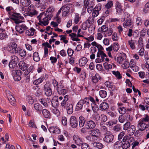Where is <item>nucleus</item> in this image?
Masks as SVG:
<instances>
[{"mask_svg": "<svg viewBox=\"0 0 149 149\" xmlns=\"http://www.w3.org/2000/svg\"><path fill=\"white\" fill-rule=\"evenodd\" d=\"M35 33V29L33 28H31L30 29L26 31V34L28 36H33Z\"/></svg>", "mask_w": 149, "mask_h": 149, "instance_id": "31", "label": "nucleus"}, {"mask_svg": "<svg viewBox=\"0 0 149 149\" xmlns=\"http://www.w3.org/2000/svg\"><path fill=\"white\" fill-rule=\"evenodd\" d=\"M123 144L121 141H118L115 142L114 145V148L116 149H119L121 148Z\"/></svg>", "mask_w": 149, "mask_h": 149, "instance_id": "39", "label": "nucleus"}, {"mask_svg": "<svg viewBox=\"0 0 149 149\" xmlns=\"http://www.w3.org/2000/svg\"><path fill=\"white\" fill-rule=\"evenodd\" d=\"M6 10L8 14L10 15H12L13 13V9L11 6H8L6 8Z\"/></svg>", "mask_w": 149, "mask_h": 149, "instance_id": "49", "label": "nucleus"}, {"mask_svg": "<svg viewBox=\"0 0 149 149\" xmlns=\"http://www.w3.org/2000/svg\"><path fill=\"white\" fill-rule=\"evenodd\" d=\"M101 77L99 74H96L92 78V81L93 83L96 84L97 83L99 80L100 79Z\"/></svg>", "mask_w": 149, "mask_h": 149, "instance_id": "27", "label": "nucleus"}, {"mask_svg": "<svg viewBox=\"0 0 149 149\" xmlns=\"http://www.w3.org/2000/svg\"><path fill=\"white\" fill-rule=\"evenodd\" d=\"M20 3L23 6L26 7L31 3L30 0H20Z\"/></svg>", "mask_w": 149, "mask_h": 149, "instance_id": "32", "label": "nucleus"}, {"mask_svg": "<svg viewBox=\"0 0 149 149\" xmlns=\"http://www.w3.org/2000/svg\"><path fill=\"white\" fill-rule=\"evenodd\" d=\"M89 32L90 33H93L95 30V26L93 25H90L88 29Z\"/></svg>", "mask_w": 149, "mask_h": 149, "instance_id": "61", "label": "nucleus"}, {"mask_svg": "<svg viewBox=\"0 0 149 149\" xmlns=\"http://www.w3.org/2000/svg\"><path fill=\"white\" fill-rule=\"evenodd\" d=\"M23 13L25 16L29 15L31 17H32L33 15H36L38 13L37 11L36 10H35V9H34L32 10L29 11L28 12V14H24L23 12Z\"/></svg>", "mask_w": 149, "mask_h": 149, "instance_id": "36", "label": "nucleus"}, {"mask_svg": "<svg viewBox=\"0 0 149 149\" xmlns=\"http://www.w3.org/2000/svg\"><path fill=\"white\" fill-rule=\"evenodd\" d=\"M68 95H66L64 97V99L61 103V105L62 107L65 108L66 105L67 104L66 103V102L68 101Z\"/></svg>", "mask_w": 149, "mask_h": 149, "instance_id": "42", "label": "nucleus"}, {"mask_svg": "<svg viewBox=\"0 0 149 149\" xmlns=\"http://www.w3.org/2000/svg\"><path fill=\"white\" fill-rule=\"evenodd\" d=\"M100 108L102 110H106L109 108L108 104L105 102H102L100 105Z\"/></svg>", "mask_w": 149, "mask_h": 149, "instance_id": "35", "label": "nucleus"}, {"mask_svg": "<svg viewBox=\"0 0 149 149\" xmlns=\"http://www.w3.org/2000/svg\"><path fill=\"white\" fill-rule=\"evenodd\" d=\"M93 145L94 147H96L99 149H102L103 146V144L99 142H94L93 143Z\"/></svg>", "mask_w": 149, "mask_h": 149, "instance_id": "51", "label": "nucleus"}, {"mask_svg": "<svg viewBox=\"0 0 149 149\" xmlns=\"http://www.w3.org/2000/svg\"><path fill=\"white\" fill-rule=\"evenodd\" d=\"M6 93L10 104L12 105H15L16 104L15 100L11 95V92L8 90L6 91Z\"/></svg>", "mask_w": 149, "mask_h": 149, "instance_id": "8", "label": "nucleus"}, {"mask_svg": "<svg viewBox=\"0 0 149 149\" xmlns=\"http://www.w3.org/2000/svg\"><path fill=\"white\" fill-rule=\"evenodd\" d=\"M19 55L21 57L24 58L26 56V52L25 50L21 49L18 50V52Z\"/></svg>", "mask_w": 149, "mask_h": 149, "instance_id": "43", "label": "nucleus"}, {"mask_svg": "<svg viewBox=\"0 0 149 149\" xmlns=\"http://www.w3.org/2000/svg\"><path fill=\"white\" fill-rule=\"evenodd\" d=\"M107 30H108V27L106 25H103L98 29V32L102 33L107 32Z\"/></svg>", "mask_w": 149, "mask_h": 149, "instance_id": "41", "label": "nucleus"}, {"mask_svg": "<svg viewBox=\"0 0 149 149\" xmlns=\"http://www.w3.org/2000/svg\"><path fill=\"white\" fill-rule=\"evenodd\" d=\"M73 139L75 143L78 146H80L82 142L81 138L77 135H74L73 137Z\"/></svg>", "mask_w": 149, "mask_h": 149, "instance_id": "15", "label": "nucleus"}, {"mask_svg": "<svg viewBox=\"0 0 149 149\" xmlns=\"http://www.w3.org/2000/svg\"><path fill=\"white\" fill-rule=\"evenodd\" d=\"M139 120L146 123H148L149 125V116L148 115H144L143 117Z\"/></svg>", "mask_w": 149, "mask_h": 149, "instance_id": "37", "label": "nucleus"}, {"mask_svg": "<svg viewBox=\"0 0 149 149\" xmlns=\"http://www.w3.org/2000/svg\"><path fill=\"white\" fill-rule=\"evenodd\" d=\"M130 125V123L129 121L126 122L123 125V129L126 131L128 130Z\"/></svg>", "mask_w": 149, "mask_h": 149, "instance_id": "59", "label": "nucleus"}, {"mask_svg": "<svg viewBox=\"0 0 149 149\" xmlns=\"http://www.w3.org/2000/svg\"><path fill=\"white\" fill-rule=\"evenodd\" d=\"M143 39L141 38H140L139 39L138 47L139 48H142L143 46Z\"/></svg>", "mask_w": 149, "mask_h": 149, "instance_id": "57", "label": "nucleus"}, {"mask_svg": "<svg viewBox=\"0 0 149 149\" xmlns=\"http://www.w3.org/2000/svg\"><path fill=\"white\" fill-rule=\"evenodd\" d=\"M27 29V26L24 24H17L15 26L16 31L20 33H23Z\"/></svg>", "mask_w": 149, "mask_h": 149, "instance_id": "7", "label": "nucleus"}, {"mask_svg": "<svg viewBox=\"0 0 149 149\" xmlns=\"http://www.w3.org/2000/svg\"><path fill=\"white\" fill-rule=\"evenodd\" d=\"M57 92L59 94L64 95L67 93L68 90L65 87L61 85L57 89Z\"/></svg>", "mask_w": 149, "mask_h": 149, "instance_id": "14", "label": "nucleus"}, {"mask_svg": "<svg viewBox=\"0 0 149 149\" xmlns=\"http://www.w3.org/2000/svg\"><path fill=\"white\" fill-rule=\"evenodd\" d=\"M148 126V125L146 123L140 120L138 122L137 127L139 130L141 131L144 130L147 128Z\"/></svg>", "mask_w": 149, "mask_h": 149, "instance_id": "12", "label": "nucleus"}, {"mask_svg": "<svg viewBox=\"0 0 149 149\" xmlns=\"http://www.w3.org/2000/svg\"><path fill=\"white\" fill-rule=\"evenodd\" d=\"M85 99L86 101H90L91 107L94 112H95L98 110V106L96 104L95 100L93 98L90 96L85 98Z\"/></svg>", "mask_w": 149, "mask_h": 149, "instance_id": "4", "label": "nucleus"}, {"mask_svg": "<svg viewBox=\"0 0 149 149\" xmlns=\"http://www.w3.org/2000/svg\"><path fill=\"white\" fill-rule=\"evenodd\" d=\"M12 15V18H20L21 19H24V17L22 16L20 14L18 13H13Z\"/></svg>", "mask_w": 149, "mask_h": 149, "instance_id": "52", "label": "nucleus"}, {"mask_svg": "<svg viewBox=\"0 0 149 149\" xmlns=\"http://www.w3.org/2000/svg\"><path fill=\"white\" fill-rule=\"evenodd\" d=\"M19 68L23 71H25L28 68V65L23 61H21L18 63Z\"/></svg>", "mask_w": 149, "mask_h": 149, "instance_id": "20", "label": "nucleus"}, {"mask_svg": "<svg viewBox=\"0 0 149 149\" xmlns=\"http://www.w3.org/2000/svg\"><path fill=\"white\" fill-rule=\"evenodd\" d=\"M113 50L115 52H117L119 49V46L118 43L115 42L112 45Z\"/></svg>", "mask_w": 149, "mask_h": 149, "instance_id": "53", "label": "nucleus"}, {"mask_svg": "<svg viewBox=\"0 0 149 149\" xmlns=\"http://www.w3.org/2000/svg\"><path fill=\"white\" fill-rule=\"evenodd\" d=\"M87 7V10L88 12L89 13H92L93 10V8L94 7L93 3H92L91 5H90L89 3H88V5Z\"/></svg>", "mask_w": 149, "mask_h": 149, "instance_id": "50", "label": "nucleus"}, {"mask_svg": "<svg viewBox=\"0 0 149 149\" xmlns=\"http://www.w3.org/2000/svg\"><path fill=\"white\" fill-rule=\"evenodd\" d=\"M116 8L117 12L119 13H121L123 11L121 3L118 2L116 3Z\"/></svg>", "mask_w": 149, "mask_h": 149, "instance_id": "28", "label": "nucleus"}, {"mask_svg": "<svg viewBox=\"0 0 149 149\" xmlns=\"http://www.w3.org/2000/svg\"><path fill=\"white\" fill-rule=\"evenodd\" d=\"M39 20V24L41 26L47 25L49 23V20L51 19V16H49L44 13H41L37 17Z\"/></svg>", "mask_w": 149, "mask_h": 149, "instance_id": "2", "label": "nucleus"}, {"mask_svg": "<svg viewBox=\"0 0 149 149\" xmlns=\"http://www.w3.org/2000/svg\"><path fill=\"white\" fill-rule=\"evenodd\" d=\"M96 56L97 57H100L103 62L105 59V58L107 57V55L103 51H100L97 52Z\"/></svg>", "mask_w": 149, "mask_h": 149, "instance_id": "24", "label": "nucleus"}, {"mask_svg": "<svg viewBox=\"0 0 149 149\" xmlns=\"http://www.w3.org/2000/svg\"><path fill=\"white\" fill-rule=\"evenodd\" d=\"M85 102V100H80L77 104L76 108V109L77 110H79L81 109Z\"/></svg>", "mask_w": 149, "mask_h": 149, "instance_id": "23", "label": "nucleus"}, {"mask_svg": "<svg viewBox=\"0 0 149 149\" xmlns=\"http://www.w3.org/2000/svg\"><path fill=\"white\" fill-rule=\"evenodd\" d=\"M69 36L71 37V39L73 41H77L80 40L78 38V37H77L76 34L74 33H72L69 34Z\"/></svg>", "mask_w": 149, "mask_h": 149, "instance_id": "48", "label": "nucleus"}, {"mask_svg": "<svg viewBox=\"0 0 149 149\" xmlns=\"http://www.w3.org/2000/svg\"><path fill=\"white\" fill-rule=\"evenodd\" d=\"M44 79V76H42L38 79L35 80L33 82V84L34 85H38L42 82Z\"/></svg>", "mask_w": 149, "mask_h": 149, "instance_id": "30", "label": "nucleus"}, {"mask_svg": "<svg viewBox=\"0 0 149 149\" xmlns=\"http://www.w3.org/2000/svg\"><path fill=\"white\" fill-rule=\"evenodd\" d=\"M65 108L68 114H70L73 113V107L72 104L67 103Z\"/></svg>", "mask_w": 149, "mask_h": 149, "instance_id": "19", "label": "nucleus"}, {"mask_svg": "<svg viewBox=\"0 0 149 149\" xmlns=\"http://www.w3.org/2000/svg\"><path fill=\"white\" fill-rule=\"evenodd\" d=\"M7 37V35L4 29L0 28V40L4 39Z\"/></svg>", "mask_w": 149, "mask_h": 149, "instance_id": "25", "label": "nucleus"}, {"mask_svg": "<svg viewBox=\"0 0 149 149\" xmlns=\"http://www.w3.org/2000/svg\"><path fill=\"white\" fill-rule=\"evenodd\" d=\"M131 24L132 22L131 20L130 19H128L124 22L123 26L124 28H125L130 26L131 25Z\"/></svg>", "mask_w": 149, "mask_h": 149, "instance_id": "46", "label": "nucleus"}, {"mask_svg": "<svg viewBox=\"0 0 149 149\" xmlns=\"http://www.w3.org/2000/svg\"><path fill=\"white\" fill-rule=\"evenodd\" d=\"M99 94L101 97L104 98L106 97L107 93L106 91H105L101 90L99 91Z\"/></svg>", "mask_w": 149, "mask_h": 149, "instance_id": "56", "label": "nucleus"}, {"mask_svg": "<svg viewBox=\"0 0 149 149\" xmlns=\"http://www.w3.org/2000/svg\"><path fill=\"white\" fill-rule=\"evenodd\" d=\"M40 101L45 107H47L48 106V104L47 102H50V100L49 98H48L46 99L43 98L40 99Z\"/></svg>", "mask_w": 149, "mask_h": 149, "instance_id": "26", "label": "nucleus"}, {"mask_svg": "<svg viewBox=\"0 0 149 149\" xmlns=\"http://www.w3.org/2000/svg\"><path fill=\"white\" fill-rule=\"evenodd\" d=\"M95 137L91 134H90L89 135L86 136L85 138L88 141L92 142L96 141L97 139Z\"/></svg>", "mask_w": 149, "mask_h": 149, "instance_id": "33", "label": "nucleus"}, {"mask_svg": "<svg viewBox=\"0 0 149 149\" xmlns=\"http://www.w3.org/2000/svg\"><path fill=\"white\" fill-rule=\"evenodd\" d=\"M54 11V8L53 7H50L48 8L46 12V14L49 16H51V17L52 16V13Z\"/></svg>", "mask_w": 149, "mask_h": 149, "instance_id": "47", "label": "nucleus"}, {"mask_svg": "<svg viewBox=\"0 0 149 149\" xmlns=\"http://www.w3.org/2000/svg\"><path fill=\"white\" fill-rule=\"evenodd\" d=\"M42 113L44 117L45 118H49L50 116L49 111L46 109H44L42 110Z\"/></svg>", "mask_w": 149, "mask_h": 149, "instance_id": "38", "label": "nucleus"}, {"mask_svg": "<svg viewBox=\"0 0 149 149\" xmlns=\"http://www.w3.org/2000/svg\"><path fill=\"white\" fill-rule=\"evenodd\" d=\"M12 19L14 21V22L17 24H19L23 22V21H22L20 18H12Z\"/></svg>", "mask_w": 149, "mask_h": 149, "instance_id": "63", "label": "nucleus"}, {"mask_svg": "<svg viewBox=\"0 0 149 149\" xmlns=\"http://www.w3.org/2000/svg\"><path fill=\"white\" fill-rule=\"evenodd\" d=\"M136 41L134 40L131 39L127 41V45L132 50L136 48L135 45Z\"/></svg>", "mask_w": 149, "mask_h": 149, "instance_id": "17", "label": "nucleus"}, {"mask_svg": "<svg viewBox=\"0 0 149 149\" xmlns=\"http://www.w3.org/2000/svg\"><path fill=\"white\" fill-rule=\"evenodd\" d=\"M81 145V149H90L89 146L86 143H82Z\"/></svg>", "mask_w": 149, "mask_h": 149, "instance_id": "64", "label": "nucleus"}, {"mask_svg": "<svg viewBox=\"0 0 149 149\" xmlns=\"http://www.w3.org/2000/svg\"><path fill=\"white\" fill-rule=\"evenodd\" d=\"M70 123L72 128H76L78 125V121L76 117L74 116H71L70 118Z\"/></svg>", "mask_w": 149, "mask_h": 149, "instance_id": "9", "label": "nucleus"}, {"mask_svg": "<svg viewBox=\"0 0 149 149\" xmlns=\"http://www.w3.org/2000/svg\"><path fill=\"white\" fill-rule=\"evenodd\" d=\"M123 142H126L132 145L134 142V138L130 136L125 135L123 139Z\"/></svg>", "mask_w": 149, "mask_h": 149, "instance_id": "10", "label": "nucleus"}, {"mask_svg": "<svg viewBox=\"0 0 149 149\" xmlns=\"http://www.w3.org/2000/svg\"><path fill=\"white\" fill-rule=\"evenodd\" d=\"M113 135L109 132L107 131L104 134L103 140L106 143H111L113 141Z\"/></svg>", "mask_w": 149, "mask_h": 149, "instance_id": "5", "label": "nucleus"}, {"mask_svg": "<svg viewBox=\"0 0 149 149\" xmlns=\"http://www.w3.org/2000/svg\"><path fill=\"white\" fill-rule=\"evenodd\" d=\"M22 74V72L21 70H15L13 76L14 79L16 81H19L21 79L20 76Z\"/></svg>", "mask_w": 149, "mask_h": 149, "instance_id": "11", "label": "nucleus"}, {"mask_svg": "<svg viewBox=\"0 0 149 149\" xmlns=\"http://www.w3.org/2000/svg\"><path fill=\"white\" fill-rule=\"evenodd\" d=\"M119 113L121 114H124L126 112V109L123 107H120L118 109Z\"/></svg>", "mask_w": 149, "mask_h": 149, "instance_id": "62", "label": "nucleus"}, {"mask_svg": "<svg viewBox=\"0 0 149 149\" xmlns=\"http://www.w3.org/2000/svg\"><path fill=\"white\" fill-rule=\"evenodd\" d=\"M99 130L97 129H94L90 131V134L93 136L95 137L97 139H98V137L99 135Z\"/></svg>", "mask_w": 149, "mask_h": 149, "instance_id": "22", "label": "nucleus"}, {"mask_svg": "<svg viewBox=\"0 0 149 149\" xmlns=\"http://www.w3.org/2000/svg\"><path fill=\"white\" fill-rule=\"evenodd\" d=\"M103 65L106 70H109L112 68V65L111 64H109L106 62L104 63H103Z\"/></svg>", "mask_w": 149, "mask_h": 149, "instance_id": "55", "label": "nucleus"}, {"mask_svg": "<svg viewBox=\"0 0 149 149\" xmlns=\"http://www.w3.org/2000/svg\"><path fill=\"white\" fill-rule=\"evenodd\" d=\"M81 19V17L80 15L78 13H76L74 17V22L76 24H77Z\"/></svg>", "mask_w": 149, "mask_h": 149, "instance_id": "40", "label": "nucleus"}, {"mask_svg": "<svg viewBox=\"0 0 149 149\" xmlns=\"http://www.w3.org/2000/svg\"><path fill=\"white\" fill-rule=\"evenodd\" d=\"M51 84L49 82H46L44 87L45 95L47 96H50L52 94V91L51 88Z\"/></svg>", "mask_w": 149, "mask_h": 149, "instance_id": "6", "label": "nucleus"}, {"mask_svg": "<svg viewBox=\"0 0 149 149\" xmlns=\"http://www.w3.org/2000/svg\"><path fill=\"white\" fill-rule=\"evenodd\" d=\"M88 59L86 58L85 57H82L79 60V65L81 67L85 66L88 62Z\"/></svg>", "mask_w": 149, "mask_h": 149, "instance_id": "21", "label": "nucleus"}, {"mask_svg": "<svg viewBox=\"0 0 149 149\" xmlns=\"http://www.w3.org/2000/svg\"><path fill=\"white\" fill-rule=\"evenodd\" d=\"M117 123V120H111L106 123V125L110 127L112 126L113 125L116 124Z\"/></svg>", "mask_w": 149, "mask_h": 149, "instance_id": "58", "label": "nucleus"}, {"mask_svg": "<svg viewBox=\"0 0 149 149\" xmlns=\"http://www.w3.org/2000/svg\"><path fill=\"white\" fill-rule=\"evenodd\" d=\"M19 61V59L16 56L13 55L11 57V60L9 64L10 68H14L16 67Z\"/></svg>", "mask_w": 149, "mask_h": 149, "instance_id": "3", "label": "nucleus"}, {"mask_svg": "<svg viewBox=\"0 0 149 149\" xmlns=\"http://www.w3.org/2000/svg\"><path fill=\"white\" fill-rule=\"evenodd\" d=\"M17 47L16 43L14 42H10L3 48V52L4 53L8 52L13 54H15L18 52Z\"/></svg>", "mask_w": 149, "mask_h": 149, "instance_id": "1", "label": "nucleus"}, {"mask_svg": "<svg viewBox=\"0 0 149 149\" xmlns=\"http://www.w3.org/2000/svg\"><path fill=\"white\" fill-rule=\"evenodd\" d=\"M34 108L35 109L38 111H40L41 110V106L38 103H36L34 105Z\"/></svg>", "mask_w": 149, "mask_h": 149, "instance_id": "54", "label": "nucleus"}, {"mask_svg": "<svg viewBox=\"0 0 149 149\" xmlns=\"http://www.w3.org/2000/svg\"><path fill=\"white\" fill-rule=\"evenodd\" d=\"M79 127H82L84 125L86 120L84 117L81 116L79 117Z\"/></svg>", "mask_w": 149, "mask_h": 149, "instance_id": "29", "label": "nucleus"}, {"mask_svg": "<svg viewBox=\"0 0 149 149\" xmlns=\"http://www.w3.org/2000/svg\"><path fill=\"white\" fill-rule=\"evenodd\" d=\"M49 130L50 133L53 134H58L60 132V129L56 126L50 127L49 128Z\"/></svg>", "mask_w": 149, "mask_h": 149, "instance_id": "16", "label": "nucleus"}, {"mask_svg": "<svg viewBox=\"0 0 149 149\" xmlns=\"http://www.w3.org/2000/svg\"><path fill=\"white\" fill-rule=\"evenodd\" d=\"M52 83L54 88L56 89H57L59 87V86H60L61 85H58V82L54 79H52Z\"/></svg>", "mask_w": 149, "mask_h": 149, "instance_id": "60", "label": "nucleus"}, {"mask_svg": "<svg viewBox=\"0 0 149 149\" xmlns=\"http://www.w3.org/2000/svg\"><path fill=\"white\" fill-rule=\"evenodd\" d=\"M95 125V124L93 121L90 120L86 122L85 126L87 129H91L94 128Z\"/></svg>", "mask_w": 149, "mask_h": 149, "instance_id": "13", "label": "nucleus"}, {"mask_svg": "<svg viewBox=\"0 0 149 149\" xmlns=\"http://www.w3.org/2000/svg\"><path fill=\"white\" fill-rule=\"evenodd\" d=\"M70 8L68 6L64 7L62 11V16L63 17L66 16L69 12Z\"/></svg>", "mask_w": 149, "mask_h": 149, "instance_id": "34", "label": "nucleus"}, {"mask_svg": "<svg viewBox=\"0 0 149 149\" xmlns=\"http://www.w3.org/2000/svg\"><path fill=\"white\" fill-rule=\"evenodd\" d=\"M33 59L34 61L38 62L40 60V58L37 52H34L33 54Z\"/></svg>", "mask_w": 149, "mask_h": 149, "instance_id": "45", "label": "nucleus"}, {"mask_svg": "<svg viewBox=\"0 0 149 149\" xmlns=\"http://www.w3.org/2000/svg\"><path fill=\"white\" fill-rule=\"evenodd\" d=\"M130 65L128 61L126 59L123 63L121 64L122 67L124 69H127L129 68Z\"/></svg>", "mask_w": 149, "mask_h": 149, "instance_id": "44", "label": "nucleus"}, {"mask_svg": "<svg viewBox=\"0 0 149 149\" xmlns=\"http://www.w3.org/2000/svg\"><path fill=\"white\" fill-rule=\"evenodd\" d=\"M126 55L125 54H123V56H120L116 58L117 63L120 64H122L126 59Z\"/></svg>", "mask_w": 149, "mask_h": 149, "instance_id": "18", "label": "nucleus"}]
</instances>
